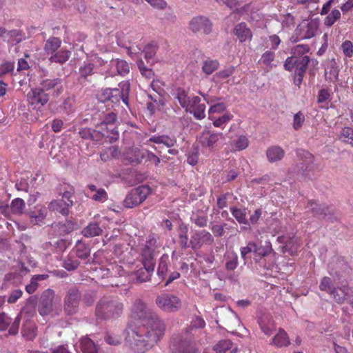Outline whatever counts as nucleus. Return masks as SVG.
<instances>
[{"instance_id": "obj_45", "label": "nucleus", "mask_w": 353, "mask_h": 353, "mask_svg": "<svg viewBox=\"0 0 353 353\" xmlns=\"http://www.w3.org/2000/svg\"><path fill=\"white\" fill-rule=\"evenodd\" d=\"M219 67V62L217 60L207 59L203 62L202 66L203 72L207 74H211Z\"/></svg>"}, {"instance_id": "obj_33", "label": "nucleus", "mask_w": 353, "mask_h": 353, "mask_svg": "<svg viewBox=\"0 0 353 353\" xmlns=\"http://www.w3.org/2000/svg\"><path fill=\"white\" fill-rule=\"evenodd\" d=\"M80 347L83 353H98L97 345L88 336H84L81 339Z\"/></svg>"}, {"instance_id": "obj_2", "label": "nucleus", "mask_w": 353, "mask_h": 353, "mask_svg": "<svg viewBox=\"0 0 353 353\" xmlns=\"http://www.w3.org/2000/svg\"><path fill=\"white\" fill-rule=\"evenodd\" d=\"M310 51L306 44L297 45L292 48V56L288 57L284 63V68L289 72L294 71V83L300 87L310 62V57L305 55Z\"/></svg>"}, {"instance_id": "obj_49", "label": "nucleus", "mask_w": 353, "mask_h": 353, "mask_svg": "<svg viewBox=\"0 0 353 353\" xmlns=\"http://www.w3.org/2000/svg\"><path fill=\"white\" fill-rule=\"evenodd\" d=\"M340 139L343 141L353 145V129L350 127H345L342 130Z\"/></svg>"}, {"instance_id": "obj_26", "label": "nucleus", "mask_w": 353, "mask_h": 353, "mask_svg": "<svg viewBox=\"0 0 353 353\" xmlns=\"http://www.w3.org/2000/svg\"><path fill=\"white\" fill-rule=\"evenodd\" d=\"M47 215V209L45 206L41 205H37L35 207L34 210L29 212L30 218V222L32 224H38L44 220Z\"/></svg>"}, {"instance_id": "obj_23", "label": "nucleus", "mask_w": 353, "mask_h": 353, "mask_svg": "<svg viewBox=\"0 0 353 353\" xmlns=\"http://www.w3.org/2000/svg\"><path fill=\"white\" fill-rule=\"evenodd\" d=\"M233 32L241 43L245 42L247 40L250 41L252 38V32L251 30L244 22L236 25L234 28Z\"/></svg>"}, {"instance_id": "obj_1", "label": "nucleus", "mask_w": 353, "mask_h": 353, "mask_svg": "<svg viewBox=\"0 0 353 353\" xmlns=\"http://www.w3.org/2000/svg\"><path fill=\"white\" fill-rule=\"evenodd\" d=\"M131 317L138 321V325L134 329L129 328L126 339L134 352L143 353L163 337L165 325L140 299H136L132 304Z\"/></svg>"}, {"instance_id": "obj_47", "label": "nucleus", "mask_w": 353, "mask_h": 353, "mask_svg": "<svg viewBox=\"0 0 353 353\" xmlns=\"http://www.w3.org/2000/svg\"><path fill=\"white\" fill-rule=\"evenodd\" d=\"M297 155L303 160V163L307 165L306 169L314 163V157L313 154L307 150H299Z\"/></svg>"}, {"instance_id": "obj_38", "label": "nucleus", "mask_w": 353, "mask_h": 353, "mask_svg": "<svg viewBox=\"0 0 353 353\" xmlns=\"http://www.w3.org/2000/svg\"><path fill=\"white\" fill-rule=\"evenodd\" d=\"M208 118L213 121L215 127L221 126V104L216 103L210 107L208 111Z\"/></svg>"}, {"instance_id": "obj_10", "label": "nucleus", "mask_w": 353, "mask_h": 353, "mask_svg": "<svg viewBox=\"0 0 353 353\" xmlns=\"http://www.w3.org/2000/svg\"><path fill=\"white\" fill-rule=\"evenodd\" d=\"M94 273L97 279H104L112 276H123L130 274V272L124 270V268L116 263H108L107 265H99L94 268Z\"/></svg>"}, {"instance_id": "obj_53", "label": "nucleus", "mask_w": 353, "mask_h": 353, "mask_svg": "<svg viewBox=\"0 0 353 353\" xmlns=\"http://www.w3.org/2000/svg\"><path fill=\"white\" fill-rule=\"evenodd\" d=\"M274 57L275 53L271 50H268L261 55V57L259 61V63L269 66L272 64V62L274 61Z\"/></svg>"}, {"instance_id": "obj_30", "label": "nucleus", "mask_w": 353, "mask_h": 353, "mask_svg": "<svg viewBox=\"0 0 353 353\" xmlns=\"http://www.w3.org/2000/svg\"><path fill=\"white\" fill-rule=\"evenodd\" d=\"M61 45V40L55 37H51L46 40L44 45V52L48 55H52L56 52Z\"/></svg>"}, {"instance_id": "obj_3", "label": "nucleus", "mask_w": 353, "mask_h": 353, "mask_svg": "<svg viewBox=\"0 0 353 353\" xmlns=\"http://www.w3.org/2000/svg\"><path fill=\"white\" fill-rule=\"evenodd\" d=\"M124 310L122 301L118 297L104 296L96 305L95 314L99 319H115L121 316Z\"/></svg>"}, {"instance_id": "obj_13", "label": "nucleus", "mask_w": 353, "mask_h": 353, "mask_svg": "<svg viewBox=\"0 0 353 353\" xmlns=\"http://www.w3.org/2000/svg\"><path fill=\"white\" fill-rule=\"evenodd\" d=\"M238 130V126L232 125L230 127L229 133L226 135L230 139L229 141L230 150L232 152L245 150L249 145V140L246 136L243 134L237 135L236 134H235V136L233 135V132Z\"/></svg>"}, {"instance_id": "obj_44", "label": "nucleus", "mask_w": 353, "mask_h": 353, "mask_svg": "<svg viewBox=\"0 0 353 353\" xmlns=\"http://www.w3.org/2000/svg\"><path fill=\"white\" fill-rule=\"evenodd\" d=\"M226 259L225 268L228 270H234L238 264V256L234 252H227L225 254Z\"/></svg>"}, {"instance_id": "obj_56", "label": "nucleus", "mask_w": 353, "mask_h": 353, "mask_svg": "<svg viewBox=\"0 0 353 353\" xmlns=\"http://www.w3.org/2000/svg\"><path fill=\"white\" fill-rule=\"evenodd\" d=\"M319 288L321 291H324L330 294V292L333 289L331 279L328 276H324L321 281Z\"/></svg>"}, {"instance_id": "obj_55", "label": "nucleus", "mask_w": 353, "mask_h": 353, "mask_svg": "<svg viewBox=\"0 0 353 353\" xmlns=\"http://www.w3.org/2000/svg\"><path fill=\"white\" fill-rule=\"evenodd\" d=\"M90 249L84 245H81L78 246L74 254L77 258L81 259H86L90 256Z\"/></svg>"}, {"instance_id": "obj_31", "label": "nucleus", "mask_w": 353, "mask_h": 353, "mask_svg": "<svg viewBox=\"0 0 353 353\" xmlns=\"http://www.w3.org/2000/svg\"><path fill=\"white\" fill-rule=\"evenodd\" d=\"M157 247V239L154 236H150L148 240L146 241L145 247L142 251L141 258L146 259L150 256L151 260L155 261L154 257V251Z\"/></svg>"}, {"instance_id": "obj_20", "label": "nucleus", "mask_w": 353, "mask_h": 353, "mask_svg": "<svg viewBox=\"0 0 353 353\" xmlns=\"http://www.w3.org/2000/svg\"><path fill=\"white\" fill-rule=\"evenodd\" d=\"M41 89H43L45 92L53 90L56 96H59L63 92L62 81L61 79H46L40 83Z\"/></svg>"}, {"instance_id": "obj_51", "label": "nucleus", "mask_w": 353, "mask_h": 353, "mask_svg": "<svg viewBox=\"0 0 353 353\" xmlns=\"http://www.w3.org/2000/svg\"><path fill=\"white\" fill-rule=\"evenodd\" d=\"M158 46L156 43H149L144 48L145 59L150 61L156 54Z\"/></svg>"}, {"instance_id": "obj_21", "label": "nucleus", "mask_w": 353, "mask_h": 353, "mask_svg": "<svg viewBox=\"0 0 353 353\" xmlns=\"http://www.w3.org/2000/svg\"><path fill=\"white\" fill-rule=\"evenodd\" d=\"M188 110L192 113L196 119L201 120L205 117V105L201 103V99L198 96L192 97V103Z\"/></svg>"}, {"instance_id": "obj_41", "label": "nucleus", "mask_w": 353, "mask_h": 353, "mask_svg": "<svg viewBox=\"0 0 353 353\" xmlns=\"http://www.w3.org/2000/svg\"><path fill=\"white\" fill-rule=\"evenodd\" d=\"M168 262L169 259L167 255H163L159 259L157 275L161 280H164L167 275Z\"/></svg>"}, {"instance_id": "obj_60", "label": "nucleus", "mask_w": 353, "mask_h": 353, "mask_svg": "<svg viewBox=\"0 0 353 353\" xmlns=\"http://www.w3.org/2000/svg\"><path fill=\"white\" fill-rule=\"evenodd\" d=\"M11 324V319L5 313L0 314V331H4Z\"/></svg>"}, {"instance_id": "obj_36", "label": "nucleus", "mask_w": 353, "mask_h": 353, "mask_svg": "<svg viewBox=\"0 0 353 353\" xmlns=\"http://www.w3.org/2000/svg\"><path fill=\"white\" fill-rule=\"evenodd\" d=\"M102 229L99 225L95 222L90 223L82 231V234L85 237H94L102 234Z\"/></svg>"}, {"instance_id": "obj_39", "label": "nucleus", "mask_w": 353, "mask_h": 353, "mask_svg": "<svg viewBox=\"0 0 353 353\" xmlns=\"http://www.w3.org/2000/svg\"><path fill=\"white\" fill-rule=\"evenodd\" d=\"M219 140L217 134H211L210 132H205L202 134L199 138V142L205 147H212Z\"/></svg>"}, {"instance_id": "obj_57", "label": "nucleus", "mask_w": 353, "mask_h": 353, "mask_svg": "<svg viewBox=\"0 0 353 353\" xmlns=\"http://www.w3.org/2000/svg\"><path fill=\"white\" fill-rule=\"evenodd\" d=\"M305 121V117L301 112L296 113L294 116L293 128L295 130H299L301 128Z\"/></svg>"}, {"instance_id": "obj_35", "label": "nucleus", "mask_w": 353, "mask_h": 353, "mask_svg": "<svg viewBox=\"0 0 353 353\" xmlns=\"http://www.w3.org/2000/svg\"><path fill=\"white\" fill-rule=\"evenodd\" d=\"M149 141L157 144H163L170 148L175 145L176 139L174 137H170L168 135H154L150 138Z\"/></svg>"}, {"instance_id": "obj_28", "label": "nucleus", "mask_w": 353, "mask_h": 353, "mask_svg": "<svg viewBox=\"0 0 353 353\" xmlns=\"http://www.w3.org/2000/svg\"><path fill=\"white\" fill-rule=\"evenodd\" d=\"M266 155L268 161L271 163H274L283 158L285 151L279 146L273 145L267 149Z\"/></svg>"}, {"instance_id": "obj_12", "label": "nucleus", "mask_w": 353, "mask_h": 353, "mask_svg": "<svg viewBox=\"0 0 353 353\" xmlns=\"http://www.w3.org/2000/svg\"><path fill=\"white\" fill-rule=\"evenodd\" d=\"M318 29V23L314 21L299 24L295 30V35L296 37L295 41L314 37Z\"/></svg>"}, {"instance_id": "obj_18", "label": "nucleus", "mask_w": 353, "mask_h": 353, "mask_svg": "<svg viewBox=\"0 0 353 353\" xmlns=\"http://www.w3.org/2000/svg\"><path fill=\"white\" fill-rule=\"evenodd\" d=\"M130 72V66L128 63L123 59H112L110 63V69L108 73L111 77H114L117 74L124 76Z\"/></svg>"}, {"instance_id": "obj_42", "label": "nucleus", "mask_w": 353, "mask_h": 353, "mask_svg": "<svg viewBox=\"0 0 353 353\" xmlns=\"http://www.w3.org/2000/svg\"><path fill=\"white\" fill-rule=\"evenodd\" d=\"M176 99H178L180 105L188 110L192 103V97H189L184 90L178 89L176 92Z\"/></svg>"}, {"instance_id": "obj_5", "label": "nucleus", "mask_w": 353, "mask_h": 353, "mask_svg": "<svg viewBox=\"0 0 353 353\" xmlns=\"http://www.w3.org/2000/svg\"><path fill=\"white\" fill-rule=\"evenodd\" d=\"M130 85L128 81H123L119 84V88H106L102 92L100 100L105 102L110 101L113 103H119L120 100L128 106Z\"/></svg>"}, {"instance_id": "obj_25", "label": "nucleus", "mask_w": 353, "mask_h": 353, "mask_svg": "<svg viewBox=\"0 0 353 353\" xmlns=\"http://www.w3.org/2000/svg\"><path fill=\"white\" fill-rule=\"evenodd\" d=\"M79 136L83 139H90L94 141H100L104 132H101L99 130H92L88 128H83L79 131Z\"/></svg>"}, {"instance_id": "obj_61", "label": "nucleus", "mask_w": 353, "mask_h": 353, "mask_svg": "<svg viewBox=\"0 0 353 353\" xmlns=\"http://www.w3.org/2000/svg\"><path fill=\"white\" fill-rule=\"evenodd\" d=\"M147 1L152 7L155 9L163 10H165L168 3L165 0H145Z\"/></svg>"}, {"instance_id": "obj_9", "label": "nucleus", "mask_w": 353, "mask_h": 353, "mask_svg": "<svg viewBox=\"0 0 353 353\" xmlns=\"http://www.w3.org/2000/svg\"><path fill=\"white\" fill-rule=\"evenodd\" d=\"M151 192L148 185H141L132 190L125 196L123 204L128 208H132L143 202Z\"/></svg>"}, {"instance_id": "obj_46", "label": "nucleus", "mask_w": 353, "mask_h": 353, "mask_svg": "<svg viewBox=\"0 0 353 353\" xmlns=\"http://www.w3.org/2000/svg\"><path fill=\"white\" fill-rule=\"evenodd\" d=\"M25 208V202L21 198L13 199L10 204V209L14 214H21Z\"/></svg>"}, {"instance_id": "obj_15", "label": "nucleus", "mask_w": 353, "mask_h": 353, "mask_svg": "<svg viewBox=\"0 0 353 353\" xmlns=\"http://www.w3.org/2000/svg\"><path fill=\"white\" fill-rule=\"evenodd\" d=\"M141 267L133 273L136 275V279L139 282H146L150 280L152 273L154 270L155 261L151 260V258L141 259L140 260Z\"/></svg>"}, {"instance_id": "obj_54", "label": "nucleus", "mask_w": 353, "mask_h": 353, "mask_svg": "<svg viewBox=\"0 0 353 353\" xmlns=\"http://www.w3.org/2000/svg\"><path fill=\"white\" fill-rule=\"evenodd\" d=\"M341 48L345 57L350 58L353 56V43L352 41L349 40L343 41Z\"/></svg>"}, {"instance_id": "obj_11", "label": "nucleus", "mask_w": 353, "mask_h": 353, "mask_svg": "<svg viewBox=\"0 0 353 353\" xmlns=\"http://www.w3.org/2000/svg\"><path fill=\"white\" fill-rule=\"evenodd\" d=\"M155 303L159 308L166 312H176L181 307V301L178 296L165 293L157 296Z\"/></svg>"}, {"instance_id": "obj_58", "label": "nucleus", "mask_w": 353, "mask_h": 353, "mask_svg": "<svg viewBox=\"0 0 353 353\" xmlns=\"http://www.w3.org/2000/svg\"><path fill=\"white\" fill-rule=\"evenodd\" d=\"M238 348L233 347V343L230 340L222 341V353H236Z\"/></svg>"}, {"instance_id": "obj_24", "label": "nucleus", "mask_w": 353, "mask_h": 353, "mask_svg": "<svg viewBox=\"0 0 353 353\" xmlns=\"http://www.w3.org/2000/svg\"><path fill=\"white\" fill-rule=\"evenodd\" d=\"M144 158L143 152L138 148H131L123 154V159L129 163H140Z\"/></svg>"}, {"instance_id": "obj_64", "label": "nucleus", "mask_w": 353, "mask_h": 353, "mask_svg": "<svg viewBox=\"0 0 353 353\" xmlns=\"http://www.w3.org/2000/svg\"><path fill=\"white\" fill-rule=\"evenodd\" d=\"M14 70V63L10 62H4L0 65V77L12 72Z\"/></svg>"}, {"instance_id": "obj_27", "label": "nucleus", "mask_w": 353, "mask_h": 353, "mask_svg": "<svg viewBox=\"0 0 353 353\" xmlns=\"http://www.w3.org/2000/svg\"><path fill=\"white\" fill-rule=\"evenodd\" d=\"M290 343V341L287 332L281 328L272 339V345L277 347H288Z\"/></svg>"}, {"instance_id": "obj_16", "label": "nucleus", "mask_w": 353, "mask_h": 353, "mask_svg": "<svg viewBox=\"0 0 353 353\" xmlns=\"http://www.w3.org/2000/svg\"><path fill=\"white\" fill-rule=\"evenodd\" d=\"M81 294L77 290L71 289L68 291L64 300V310L68 314H73L77 312Z\"/></svg>"}, {"instance_id": "obj_34", "label": "nucleus", "mask_w": 353, "mask_h": 353, "mask_svg": "<svg viewBox=\"0 0 353 353\" xmlns=\"http://www.w3.org/2000/svg\"><path fill=\"white\" fill-rule=\"evenodd\" d=\"M188 227L183 223L179 226V243L183 249H187L190 247V241H188Z\"/></svg>"}, {"instance_id": "obj_48", "label": "nucleus", "mask_w": 353, "mask_h": 353, "mask_svg": "<svg viewBox=\"0 0 353 353\" xmlns=\"http://www.w3.org/2000/svg\"><path fill=\"white\" fill-rule=\"evenodd\" d=\"M341 18V12L339 10H333L325 19L324 24L327 27H331Z\"/></svg>"}, {"instance_id": "obj_6", "label": "nucleus", "mask_w": 353, "mask_h": 353, "mask_svg": "<svg viewBox=\"0 0 353 353\" xmlns=\"http://www.w3.org/2000/svg\"><path fill=\"white\" fill-rule=\"evenodd\" d=\"M49 99V94L39 87L31 88L26 94L28 105L36 111L41 110L48 103Z\"/></svg>"}, {"instance_id": "obj_22", "label": "nucleus", "mask_w": 353, "mask_h": 353, "mask_svg": "<svg viewBox=\"0 0 353 353\" xmlns=\"http://www.w3.org/2000/svg\"><path fill=\"white\" fill-rule=\"evenodd\" d=\"M72 205V201H65L64 199H58L51 201L48 205V209L50 211H57L63 215H68L69 208Z\"/></svg>"}, {"instance_id": "obj_4", "label": "nucleus", "mask_w": 353, "mask_h": 353, "mask_svg": "<svg viewBox=\"0 0 353 353\" xmlns=\"http://www.w3.org/2000/svg\"><path fill=\"white\" fill-rule=\"evenodd\" d=\"M171 344L174 353H199L196 343L193 341L192 334L188 332L174 335Z\"/></svg>"}, {"instance_id": "obj_43", "label": "nucleus", "mask_w": 353, "mask_h": 353, "mask_svg": "<svg viewBox=\"0 0 353 353\" xmlns=\"http://www.w3.org/2000/svg\"><path fill=\"white\" fill-rule=\"evenodd\" d=\"M80 263L74 253L70 252L63 261V267L68 271L76 270Z\"/></svg>"}, {"instance_id": "obj_37", "label": "nucleus", "mask_w": 353, "mask_h": 353, "mask_svg": "<svg viewBox=\"0 0 353 353\" xmlns=\"http://www.w3.org/2000/svg\"><path fill=\"white\" fill-rule=\"evenodd\" d=\"M88 188L94 194L91 199L95 201L104 202L108 199V193L103 188H97L96 185L90 184Z\"/></svg>"}, {"instance_id": "obj_59", "label": "nucleus", "mask_w": 353, "mask_h": 353, "mask_svg": "<svg viewBox=\"0 0 353 353\" xmlns=\"http://www.w3.org/2000/svg\"><path fill=\"white\" fill-rule=\"evenodd\" d=\"M256 244L254 242H249L245 247L241 248V254L242 258L245 259L248 254L254 252L255 254Z\"/></svg>"}, {"instance_id": "obj_14", "label": "nucleus", "mask_w": 353, "mask_h": 353, "mask_svg": "<svg viewBox=\"0 0 353 353\" xmlns=\"http://www.w3.org/2000/svg\"><path fill=\"white\" fill-rule=\"evenodd\" d=\"M214 239L212 234L205 230H195L192 232L190 238V247L194 250L200 249L202 246L210 245Z\"/></svg>"}, {"instance_id": "obj_50", "label": "nucleus", "mask_w": 353, "mask_h": 353, "mask_svg": "<svg viewBox=\"0 0 353 353\" xmlns=\"http://www.w3.org/2000/svg\"><path fill=\"white\" fill-rule=\"evenodd\" d=\"M272 251V245L270 242H266L265 245H256L255 254L260 257L268 255Z\"/></svg>"}, {"instance_id": "obj_52", "label": "nucleus", "mask_w": 353, "mask_h": 353, "mask_svg": "<svg viewBox=\"0 0 353 353\" xmlns=\"http://www.w3.org/2000/svg\"><path fill=\"white\" fill-rule=\"evenodd\" d=\"M94 64L91 63H85L79 68V74L81 78L86 79L93 74Z\"/></svg>"}, {"instance_id": "obj_8", "label": "nucleus", "mask_w": 353, "mask_h": 353, "mask_svg": "<svg viewBox=\"0 0 353 353\" xmlns=\"http://www.w3.org/2000/svg\"><path fill=\"white\" fill-rule=\"evenodd\" d=\"M212 21L204 15L195 16L188 22V30L194 34L208 35L212 32Z\"/></svg>"}, {"instance_id": "obj_19", "label": "nucleus", "mask_w": 353, "mask_h": 353, "mask_svg": "<svg viewBox=\"0 0 353 353\" xmlns=\"http://www.w3.org/2000/svg\"><path fill=\"white\" fill-rule=\"evenodd\" d=\"M306 208H307V212H310L314 216L319 219H325L330 214L327 205L319 204L314 201H308Z\"/></svg>"}, {"instance_id": "obj_63", "label": "nucleus", "mask_w": 353, "mask_h": 353, "mask_svg": "<svg viewBox=\"0 0 353 353\" xmlns=\"http://www.w3.org/2000/svg\"><path fill=\"white\" fill-rule=\"evenodd\" d=\"M23 295V291L19 289H17L14 290H12L8 298V303H16Z\"/></svg>"}, {"instance_id": "obj_32", "label": "nucleus", "mask_w": 353, "mask_h": 353, "mask_svg": "<svg viewBox=\"0 0 353 353\" xmlns=\"http://www.w3.org/2000/svg\"><path fill=\"white\" fill-rule=\"evenodd\" d=\"M71 52L67 49H61L57 50L49 57V61L52 63H57L61 65L65 63L70 57Z\"/></svg>"}, {"instance_id": "obj_17", "label": "nucleus", "mask_w": 353, "mask_h": 353, "mask_svg": "<svg viewBox=\"0 0 353 353\" xmlns=\"http://www.w3.org/2000/svg\"><path fill=\"white\" fill-rule=\"evenodd\" d=\"M54 298V290L48 289L43 292L39 305V312L41 315L45 316L51 312L53 308Z\"/></svg>"}, {"instance_id": "obj_29", "label": "nucleus", "mask_w": 353, "mask_h": 353, "mask_svg": "<svg viewBox=\"0 0 353 353\" xmlns=\"http://www.w3.org/2000/svg\"><path fill=\"white\" fill-rule=\"evenodd\" d=\"M350 291H352V289L346 286L339 288H333L330 292V294L336 303H343Z\"/></svg>"}, {"instance_id": "obj_7", "label": "nucleus", "mask_w": 353, "mask_h": 353, "mask_svg": "<svg viewBox=\"0 0 353 353\" xmlns=\"http://www.w3.org/2000/svg\"><path fill=\"white\" fill-rule=\"evenodd\" d=\"M117 121V114L110 112L105 115L103 121L97 126L99 130L105 133L103 134V137L109 138L110 142L115 141L119 138Z\"/></svg>"}, {"instance_id": "obj_40", "label": "nucleus", "mask_w": 353, "mask_h": 353, "mask_svg": "<svg viewBox=\"0 0 353 353\" xmlns=\"http://www.w3.org/2000/svg\"><path fill=\"white\" fill-rule=\"evenodd\" d=\"M205 326V322L201 316H195L190 322V325L183 330L181 332H188L190 334L194 336V331L196 329L203 328Z\"/></svg>"}, {"instance_id": "obj_62", "label": "nucleus", "mask_w": 353, "mask_h": 353, "mask_svg": "<svg viewBox=\"0 0 353 353\" xmlns=\"http://www.w3.org/2000/svg\"><path fill=\"white\" fill-rule=\"evenodd\" d=\"M232 214L240 223H247L245 214L243 210L234 208L232 210Z\"/></svg>"}]
</instances>
